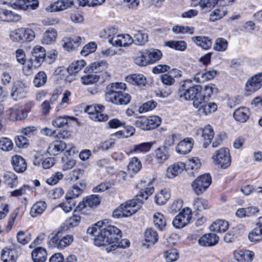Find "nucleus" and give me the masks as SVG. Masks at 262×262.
<instances>
[{"instance_id": "nucleus-1", "label": "nucleus", "mask_w": 262, "mask_h": 262, "mask_svg": "<svg viewBox=\"0 0 262 262\" xmlns=\"http://www.w3.org/2000/svg\"><path fill=\"white\" fill-rule=\"evenodd\" d=\"M109 223L107 219L99 221L87 229L88 234L95 236L94 238L95 246H116V244L121 237V231Z\"/></svg>"}, {"instance_id": "nucleus-2", "label": "nucleus", "mask_w": 262, "mask_h": 262, "mask_svg": "<svg viewBox=\"0 0 262 262\" xmlns=\"http://www.w3.org/2000/svg\"><path fill=\"white\" fill-rule=\"evenodd\" d=\"M137 186L140 189L136 199L121 205L123 213L125 217L136 213L141 207L144 200H146L154 191V187L150 179L141 180Z\"/></svg>"}, {"instance_id": "nucleus-3", "label": "nucleus", "mask_w": 262, "mask_h": 262, "mask_svg": "<svg viewBox=\"0 0 262 262\" xmlns=\"http://www.w3.org/2000/svg\"><path fill=\"white\" fill-rule=\"evenodd\" d=\"M190 81L187 80L184 82L178 91V95L181 98L185 100H192L194 107H198L201 100L200 91V86L199 85L190 86Z\"/></svg>"}, {"instance_id": "nucleus-4", "label": "nucleus", "mask_w": 262, "mask_h": 262, "mask_svg": "<svg viewBox=\"0 0 262 262\" xmlns=\"http://www.w3.org/2000/svg\"><path fill=\"white\" fill-rule=\"evenodd\" d=\"M212 159L216 166L223 169L228 168L231 162L229 150L227 148H221L215 151Z\"/></svg>"}, {"instance_id": "nucleus-5", "label": "nucleus", "mask_w": 262, "mask_h": 262, "mask_svg": "<svg viewBox=\"0 0 262 262\" xmlns=\"http://www.w3.org/2000/svg\"><path fill=\"white\" fill-rule=\"evenodd\" d=\"M35 37L34 32L30 28H19L11 32L10 39L14 42L31 41Z\"/></svg>"}, {"instance_id": "nucleus-6", "label": "nucleus", "mask_w": 262, "mask_h": 262, "mask_svg": "<svg viewBox=\"0 0 262 262\" xmlns=\"http://www.w3.org/2000/svg\"><path fill=\"white\" fill-rule=\"evenodd\" d=\"M212 179L209 173H205L198 177L191 183L194 193L200 195L204 193L211 183Z\"/></svg>"}, {"instance_id": "nucleus-7", "label": "nucleus", "mask_w": 262, "mask_h": 262, "mask_svg": "<svg viewBox=\"0 0 262 262\" xmlns=\"http://www.w3.org/2000/svg\"><path fill=\"white\" fill-rule=\"evenodd\" d=\"M28 91L27 83L23 80L15 81L12 86L10 96L15 101H18L26 97Z\"/></svg>"}, {"instance_id": "nucleus-8", "label": "nucleus", "mask_w": 262, "mask_h": 262, "mask_svg": "<svg viewBox=\"0 0 262 262\" xmlns=\"http://www.w3.org/2000/svg\"><path fill=\"white\" fill-rule=\"evenodd\" d=\"M104 106L101 104H94L88 106L85 111L90 115V118L95 121H105L108 119V116L103 113Z\"/></svg>"}, {"instance_id": "nucleus-9", "label": "nucleus", "mask_w": 262, "mask_h": 262, "mask_svg": "<svg viewBox=\"0 0 262 262\" xmlns=\"http://www.w3.org/2000/svg\"><path fill=\"white\" fill-rule=\"evenodd\" d=\"M262 87V72L250 78L245 85V92L247 95L253 93Z\"/></svg>"}, {"instance_id": "nucleus-10", "label": "nucleus", "mask_w": 262, "mask_h": 262, "mask_svg": "<svg viewBox=\"0 0 262 262\" xmlns=\"http://www.w3.org/2000/svg\"><path fill=\"white\" fill-rule=\"evenodd\" d=\"M192 218L191 210L189 208H184L182 212L179 213L172 222L173 226L181 228L189 223Z\"/></svg>"}, {"instance_id": "nucleus-11", "label": "nucleus", "mask_w": 262, "mask_h": 262, "mask_svg": "<svg viewBox=\"0 0 262 262\" xmlns=\"http://www.w3.org/2000/svg\"><path fill=\"white\" fill-rule=\"evenodd\" d=\"M46 55L45 48L40 46H35L31 51V57L29 61H34L35 67H39L44 61Z\"/></svg>"}, {"instance_id": "nucleus-12", "label": "nucleus", "mask_w": 262, "mask_h": 262, "mask_svg": "<svg viewBox=\"0 0 262 262\" xmlns=\"http://www.w3.org/2000/svg\"><path fill=\"white\" fill-rule=\"evenodd\" d=\"M125 89L126 84L122 82L113 83L108 85L106 86L105 94L106 101L108 102L112 100L115 95H117V94L122 92V90H125Z\"/></svg>"}, {"instance_id": "nucleus-13", "label": "nucleus", "mask_w": 262, "mask_h": 262, "mask_svg": "<svg viewBox=\"0 0 262 262\" xmlns=\"http://www.w3.org/2000/svg\"><path fill=\"white\" fill-rule=\"evenodd\" d=\"M62 46L67 51H74L81 45V38L78 36L64 37L62 40Z\"/></svg>"}, {"instance_id": "nucleus-14", "label": "nucleus", "mask_w": 262, "mask_h": 262, "mask_svg": "<svg viewBox=\"0 0 262 262\" xmlns=\"http://www.w3.org/2000/svg\"><path fill=\"white\" fill-rule=\"evenodd\" d=\"M108 42L113 46H128L133 42V38L128 34H119L108 39Z\"/></svg>"}, {"instance_id": "nucleus-15", "label": "nucleus", "mask_w": 262, "mask_h": 262, "mask_svg": "<svg viewBox=\"0 0 262 262\" xmlns=\"http://www.w3.org/2000/svg\"><path fill=\"white\" fill-rule=\"evenodd\" d=\"M8 115L12 121L23 120L28 116L27 111L17 105L13 106L9 110Z\"/></svg>"}, {"instance_id": "nucleus-16", "label": "nucleus", "mask_w": 262, "mask_h": 262, "mask_svg": "<svg viewBox=\"0 0 262 262\" xmlns=\"http://www.w3.org/2000/svg\"><path fill=\"white\" fill-rule=\"evenodd\" d=\"M77 3L76 0L57 1L50 5L48 8L51 12L63 11Z\"/></svg>"}, {"instance_id": "nucleus-17", "label": "nucleus", "mask_w": 262, "mask_h": 262, "mask_svg": "<svg viewBox=\"0 0 262 262\" xmlns=\"http://www.w3.org/2000/svg\"><path fill=\"white\" fill-rule=\"evenodd\" d=\"M200 104L198 107H195L199 108L200 113L207 115L209 114L214 112L217 108V104L212 102H209V100L201 99L199 101Z\"/></svg>"}, {"instance_id": "nucleus-18", "label": "nucleus", "mask_w": 262, "mask_h": 262, "mask_svg": "<svg viewBox=\"0 0 262 262\" xmlns=\"http://www.w3.org/2000/svg\"><path fill=\"white\" fill-rule=\"evenodd\" d=\"M193 145L192 138H185L176 146V151L180 155H186L190 152Z\"/></svg>"}, {"instance_id": "nucleus-19", "label": "nucleus", "mask_w": 262, "mask_h": 262, "mask_svg": "<svg viewBox=\"0 0 262 262\" xmlns=\"http://www.w3.org/2000/svg\"><path fill=\"white\" fill-rule=\"evenodd\" d=\"M18 257L16 249L5 247L2 251L1 259L4 262H15Z\"/></svg>"}, {"instance_id": "nucleus-20", "label": "nucleus", "mask_w": 262, "mask_h": 262, "mask_svg": "<svg viewBox=\"0 0 262 262\" xmlns=\"http://www.w3.org/2000/svg\"><path fill=\"white\" fill-rule=\"evenodd\" d=\"M185 166V164L182 162L171 164L167 169L166 176L170 179L177 177L184 170Z\"/></svg>"}, {"instance_id": "nucleus-21", "label": "nucleus", "mask_w": 262, "mask_h": 262, "mask_svg": "<svg viewBox=\"0 0 262 262\" xmlns=\"http://www.w3.org/2000/svg\"><path fill=\"white\" fill-rule=\"evenodd\" d=\"M64 142L61 140H55L51 142L48 148V152L50 155L56 156L67 148Z\"/></svg>"}, {"instance_id": "nucleus-22", "label": "nucleus", "mask_w": 262, "mask_h": 262, "mask_svg": "<svg viewBox=\"0 0 262 262\" xmlns=\"http://www.w3.org/2000/svg\"><path fill=\"white\" fill-rule=\"evenodd\" d=\"M219 241V237L215 233L205 234L198 239L201 246H214Z\"/></svg>"}, {"instance_id": "nucleus-23", "label": "nucleus", "mask_w": 262, "mask_h": 262, "mask_svg": "<svg viewBox=\"0 0 262 262\" xmlns=\"http://www.w3.org/2000/svg\"><path fill=\"white\" fill-rule=\"evenodd\" d=\"M235 258L241 262H251L254 255L253 252L246 249L237 250L234 253Z\"/></svg>"}, {"instance_id": "nucleus-24", "label": "nucleus", "mask_w": 262, "mask_h": 262, "mask_svg": "<svg viewBox=\"0 0 262 262\" xmlns=\"http://www.w3.org/2000/svg\"><path fill=\"white\" fill-rule=\"evenodd\" d=\"M152 143L151 142H144L139 144L134 145L126 149V154L129 155L132 153H144L149 151Z\"/></svg>"}, {"instance_id": "nucleus-25", "label": "nucleus", "mask_w": 262, "mask_h": 262, "mask_svg": "<svg viewBox=\"0 0 262 262\" xmlns=\"http://www.w3.org/2000/svg\"><path fill=\"white\" fill-rule=\"evenodd\" d=\"M73 241V237L71 235H67L59 239L57 235L53 236L50 240V246H69Z\"/></svg>"}, {"instance_id": "nucleus-26", "label": "nucleus", "mask_w": 262, "mask_h": 262, "mask_svg": "<svg viewBox=\"0 0 262 262\" xmlns=\"http://www.w3.org/2000/svg\"><path fill=\"white\" fill-rule=\"evenodd\" d=\"M20 16L11 11L0 8V20L4 21H18Z\"/></svg>"}, {"instance_id": "nucleus-27", "label": "nucleus", "mask_w": 262, "mask_h": 262, "mask_svg": "<svg viewBox=\"0 0 262 262\" xmlns=\"http://www.w3.org/2000/svg\"><path fill=\"white\" fill-rule=\"evenodd\" d=\"M130 100L131 96L122 91L115 95L112 100L108 102L117 105H126L129 103Z\"/></svg>"}, {"instance_id": "nucleus-28", "label": "nucleus", "mask_w": 262, "mask_h": 262, "mask_svg": "<svg viewBox=\"0 0 262 262\" xmlns=\"http://www.w3.org/2000/svg\"><path fill=\"white\" fill-rule=\"evenodd\" d=\"M79 185L80 187L77 185H74L69 189L66 194V199L73 200V199L79 196L82 193L85 187V184L80 183Z\"/></svg>"}, {"instance_id": "nucleus-29", "label": "nucleus", "mask_w": 262, "mask_h": 262, "mask_svg": "<svg viewBox=\"0 0 262 262\" xmlns=\"http://www.w3.org/2000/svg\"><path fill=\"white\" fill-rule=\"evenodd\" d=\"M12 164L14 169L17 172H23L27 168L25 160L20 156L16 155L12 158Z\"/></svg>"}, {"instance_id": "nucleus-30", "label": "nucleus", "mask_w": 262, "mask_h": 262, "mask_svg": "<svg viewBox=\"0 0 262 262\" xmlns=\"http://www.w3.org/2000/svg\"><path fill=\"white\" fill-rule=\"evenodd\" d=\"M250 115V113L248 108L242 107L234 111L233 117L236 121L245 122L249 119Z\"/></svg>"}, {"instance_id": "nucleus-31", "label": "nucleus", "mask_w": 262, "mask_h": 262, "mask_svg": "<svg viewBox=\"0 0 262 262\" xmlns=\"http://www.w3.org/2000/svg\"><path fill=\"white\" fill-rule=\"evenodd\" d=\"M127 82L138 86H145L147 83L145 77L141 74H135L126 77Z\"/></svg>"}, {"instance_id": "nucleus-32", "label": "nucleus", "mask_w": 262, "mask_h": 262, "mask_svg": "<svg viewBox=\"0 0 262 262\" xmlns=\"http://www.w3.org/2000/svg\"><path fill=\"white\" fill-rule=\"evenodd\" d=\"M47 204L44 201H38L31 207L30 212V215L33 217L41 215L46 209Z\"/></svg>"}, {"instance_id": "nucleus-33", "label": "nucleus", "mask_w": 262, "mask_h": 262, "mask_svg": "<svg viewBox=\"0 0 262 262\" xmlns=\"http://www.w3.org/2000/svg\"><path fill=\"white\" fill-rule=\"evenodd\" d=\"M32 257L34 262H45L47 259V253L45 249L38 247L32 252Z\"/></svg>"}, {"instance_id": "nucleus-34", "label": "nucleus", "mask_w": 262, "mask_h": 262, "mask_svg": "<svg viewBox=\"0 0 262 262\" xmlns=\"http://www.w3.org/2000/svg\"><path fill=\"white\" fill-rule=\"evenodd\" d=\"M57 35V31L55 29L50 28L47 29L41 39L42 43L46 45L52 44L56 40Z\"/></svg>"}, {"instance_id": "nucleus-35", "label": "nucleus", "mask_w": 262, "mask_h": 262, "mask_svg": "<svg viewBox=\"0 0 262 262\" xmlns=\"http://www.w3.org/2000/svg\"><path fill=\"white\" fill-rule=\"evenodd\" d=\"M220 0H200L198 4H193L195 7L199 5L205 13L210 12L218 3Z\"/></svg>"}, {"instance_id": "nucleus-36", "label": "nucleus", "mask_w": 262, "mask_h": 262, "mask_svg": "<svg viewBox=\"0 0 262 262\" xmlns=\"http://www.w3.org/2000/svg\"><path fill=\"white\" fill-rule=\"evenodd\" d=\"M228 222L222 220H217L214 221L209 227L210 231L217 232H224L228 228Z\"/></svg>"}, {"instance_id": "nucleus-37", "label": "nucleus", "mask_w": 262, "mask_h": 262, "mask_svg": "<svg viewBox=\"0 0 262 262\" xmlns=\"http://www.w3.org/2000/svg\"><path fill=\"white\" fill-rule=\"evenodd\" d=\"M214 135L213 128L210 125H206L202 130V136L204 138V145L206 147L211 142Z\"/></svg>"}, {"instance_id": "nucleus-38", "label": "nucleus", "mask_w": 262, "mask_h": 262, "mask_svg": "<svg viewBox=\"0 0 262 262\" xmlns=\"http://www.w3.org/2000/svg\"><path fill=\"white\" fill-rule=\"evenodd\" d=\"M192 39L198 46H200L204 49H208L212 46V40L208 37L194 36L192 37Z\"/></svg>"}, {"instance_id": "nucleus-39", "label": "nucleus", "mask_w": 262, "mask_h": 262, "mask_svg": "<svg viewBox=\"0 0 262 262\" xmlns=\"http://www.w3.org/2000/svg\"><path fill=\"white\" fill-rule=\"evenodd\" d=\"M217 92V89L215 85L212 83L206 85L203 91H201V87L200 86V97L201 99L209 100L211 95L213 93H216Z\"/></svg>"}, {"instance_id": "nucleus-40", "label": "nucleus", "mask_w": 262, "mask_h": 262, "mask_svg": "<svg viewBox=\"0 0 262 262\" xmlns=\"http://www.w3.org/2000/svg\"><path fill=\"white\" fill-rule=\"evenodd\" d=\"M153 222L155 226L159 230L163 231L166 225V221L164 216L160 212L154 214Z\"/></svg>"}, {"instance_id": "nucleus-41", "label": "nucleus", "mask_w": 262, "mask_h": 262, "mask_svg": "<svg viewBox=\"0 0 262 262\" xmlns=\"http://www.w3.org/2000/svg\"><path fill=\"white\" fill-rule=\"evenodd\" d=\"M145 52L148 64L159 60L162 56L161 51L157 49H150L148 50H145Z\"/></svg>"}, {"instance_id": "nucleus-42", "label": "nucleus", "mask_w": 262, "mask_h": 262, "mask_svg": "<svg viewBox=\"0 0 262 262\" xmlns=\"http://www.w3.org/2000/svg\"><path fill=\"white\" fill-rule=\"evenodd\" d=\"M144 238L146 242L149 244L154 245L158 242L159 236L156 231L149 228L145 230Z\"/></svg>"}, {"instance_id": "nucleus-43", "label": "nucleus", "mask_w": 262, "mask_h": 262, "mask_svg": "<svg viewBox=\"0 0 262 262\" xmlns=\"http://www.w3.org/2000/svg\"><path fill=\"white\" fill-rule=\"evenodd\" d=\"M193 208L198 211H202L210 208L207 200L202 198H197L194 200Z\"/></svg>"}, {"instance_id": "nucleus-44", "label": "nucleus", "mask_w": 262, "mask_h": 262, "mask_svg": "<svg viewBox=\"0 0 262 262\" xmlns=\"http://www.w3.org/2000/svg\"><path fill=\"white\" fill-rule=\"evenodd\" d=\"M148 41V35L143 31H138L134 34L133 42L142 46Z\"/></svg>"}, {"instance_id": "nucleus-45", "label": "nucleus", "mask_w": 262, "mask_h": 262, "mask_svg": "<svg viewBox=\"0 0 262 262\" xmlns=\"http://www.w3.org/2000/svg\"><path fill=\"white\" fill-rule=\"evenodd\" d=\"M155 153L156 160L159 163H162L167 160L169 156L168 150L165 146L157 149Z\"/></svg>"}, {"instance_id": "nucleus-46", "label": "nucleus", "mask_w": 262, "mask_h": 262, "mask_svg": "<svg viewBox=\"0 0 262 262\" xmlns=\"http://www.w3.org/2000/svg\"><path fill=\"white\" fill-rule=\"evenodd\" d=\"M165 45L171 49H173L181 51H185L187 47V43H186L185 41L183 40L168 41L165 42Z\"/></svg>"}, {"instance_id": "nucleus-47", "label": "nucleus", "mask_w": 262, "mask_h": 262, "mask_svg": "<svg viewBox=\"0 0 262 262\" xmlns=\"http://www.w3.org/2000/svg\"><path fill=\"white\" fill-rule=\"evenodd\" d=\"M134 62L140 66H146L148 64L147 56L145 51L138 52L134 57Z\"/></svg>"}, {"instance_id": "nucleus-48", "label": "nucleus", "mask_w": 262, "mask_h": 262, "mask_svg": "<svg viewBox=\"0 0 262 262\" xmlns=\"http://www.w3.org/2000/svg\"><path fill=\"white\" fill-rule=\"evenodd\" d=\"M4 180L6 184L11 188L15 186L17 184V177L12 172H6L4 174Z\"/></svg>"}, {"instance_id": "nucleus-49", "label": "nucleus", "mask_w": 262, "mask_h": 262, "mask_svg": "<svg viewBox=\"0 0 262 262\" xmlns=\"http://www.w3.org/2000/svg\"><path fill=\"white\" fill-rule=\"evenodd\" d=\"M170 198L169 193L166 190H161L155 195L156 203L160 205L165 204Z\"/></svg>"}, {"instance_id": "nucleus-50", "label": "nucleus", "mask_w": 262, "mask_h": 262, "mask_svg": "<svg viewBox=\"0 0 262 262\" xmlns=\"http://www.w3.org/2000/svg\"><path fill=\"white\" fill-rule=\"evenodd\" d=\"M135 128L132 126H124L123 128L116 133V136L118 138H127L134 135Z\"/></svg>"}, {"instance_id": "nucleus-51", "label": "nucleus", "mask_w": 262, "mask_h": 262, "mask_svg": "<svg viewBox=\"0 0 262 262\" xmlns=\"http://www.w3.org/2000/svg\"><path fill=\"white\" fill-rule=\"evenodd\" d=\"M85 64L86 63L83 60L73 62L68 67V72L71 74L76 73L81 70Z\"/></svg>"}, {"instance_id": "nucleus-52", "label": "nucleus", "mask_w": 262, "mask_h": 262, "mask_svg": "<svg viewBox=\"0 0 262 262\" xmlns=\"http://www.w3.org/2000/svg\"><path fill=\"white\" fill-rule=\"evenodd\" d=\"M172 30L176 34L189 33L190 34H193L194 32V28L190 26L177 25L173 27Z\"/></svg>"}, {"instance_id": "nucleus-53", "label": "nucleus", "mask_w": 262, "mask_h": 262, "mask_svg": "<svg viewBox=\"0 0 262 262\" xmlns=\"http://www.w3.org/2000/svg\"><path fill=\"white\" fill-rule=\"evenodd\" d=\"M200 166L201 163L199 159L197 158H194L188 161L186 170H191L192 171L190 172L193 173L198 171Z\"/></svg>"}, {"instance_id": "nucleus-54", "label": "nucleus", "mask_w": 262, "mask_h": 262, "mask_svg": "<svg viewBox=\"0 0 262 262\" xmlns=\"http://www.w3.org/2000/svg\"><path fill=\"white\" fill-rule=\"evenodd\" d=\"M227 14V11L223 8L216 9L210 14L209 21H215L223 17Z\"/></svg>"}, {"instance_id": "nucleus-55", "label": "nucleus", "mask_w": 262, "mask_h": 262, "mask_svg": "<svg viewBox=\"0 0 262 262\" xmlns=\"http://www.w3.org/2000/svg\"><path fill=\"white\" fill-rule=\"evenodd\" d=\"M228 45V41L226 39L224 38H218L215 40L213 49L217 51H225L227 49Z\"/></svg>"}, {"instance_id": "nucleus-56", "label": "nucleus", "mask_w": 262, "mask_h": 262, "mask_svg": "<svg viewBox=\"0 0 262 262\" xmlns=\"http://www.w3.org/2000/svg\"><path fill=\"white\" fill-rule=\"evenodd\" d=\"M47 81V76L44 72H39L34 78L33 83L35 86L39 88L43 85Z\"/></svg>"}, {"instance_id": "nucleus-57", "label": "nucleus", "mask_w": 262, "mask_h": 262, "mask_svg": "<svg viewBox=\"0 0 262 262\" xmlns=\"http://www.w3.org/2000/svg\"><path fill=\"white\" fill-rule=\"evenodd\" d=\"M164 256L167 262H173L179 257V253L176 249L171 248L164 252Z\"/></svg>"}, {"instance_id": "nucleus-58", "label": "nucleus", "mask_w": 262, "mask_h": 262, "mask_svg": "<svg viewBox=\"0 0 262 262\" xmlns=\"http://www.w3.org/2000/svg\"><path fill=\"white\" fill-rule=\"evenodd\" d=\"M99 79V76L95 74H89L81 77V82L86 85L95 83L98 81Z\"/></svg>"}, {"instance_id": "nucleus-59", "label": "nucleus", "mask_w": 262, "mask_h": 262, "mask_svg": "<svg viewBox=\"0 0 262 262\" xmlns=\"http://www.w3.org/2000/svg\"><path fill=\"white\" fill-rule=\"evenodd\" d=\"M72 117L68 116H59L52 121V125L57 127H63L68 125V122Z\"/></svg>"}, {"instance_id": "nucleus-60", "label": "nucleus", "mask_w": 262, "mask_h": 262, "mask_svg": "<svg viewBox=\"0 0 262 262\" xmlns=\"http://www.w3.org/2000/svg\"><path fill=\"white\" fill-rule=\"evenodd\" d=\"M107 65V63L103 61L94 62L89 66V70L97 73L106 68Z\"/></svg>"}, {"instance_id": "nucleus-61", "label": "nucleus", "mask_w": 262, "mask_h": 262, "mask_svg": "<svg viewBox=\"0 0 262 262\" xmlns=\"http://www.w3.org/2000/svg\"><path fill=\"white\" fill-rule=\"evenodd\" d=\"M141 162L136 157L132 159L128 165V170L132 172H137L141 168Z\"/></svg>"}, {"instance_id": "nucleus-62", "label": "nucleus", "mask_w": 262, "mask_h": 262, "mask_svg": "<svg viewBox=\"0 0 262 262\" xmlns=\"http://www.w3.org/2000/svg\"><path fill=\"white\" fill-rule=\"evenodd\" d=\"M262 227L257 226L249 234L248 238L251 242H257L261 239Z\"/></svg>"}, {"instance_id": "nucleus-63", "label": "nucleus", "mask_w": 262, "mask_h": 262, "mask_svg": "<svg viewBox=\"0 0 262 262\" xmlns=\"http://www.w3.org/2000/svg\"><path fill=\"white\" fill-rule=\"evenodd\" d=\"M149 130L154 129L158 127L161 123V118L157 116H152L147 117Z\"/></svg>"}, {"instance_id": "nucleus-64", "label": "nucleus", "mask_w": 262, "mask_h": 262, "mask_svg": "<svg viewBox=\"0 0 262 262\" xmlns=\"http://www.w3.org/2000/svg\"><path fill=\"white\" fill-rule=\"evenodd\" d=\"M117 33V30L115 27L106 28L100 32V36L103 38L110 39L114 36H116Z\"/></svg>"}]
</instances>
